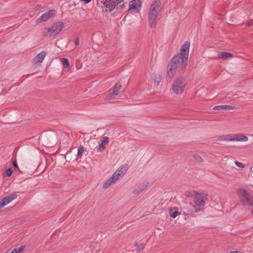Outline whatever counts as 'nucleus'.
<instances>
[{"mask_svg": "<svg viewBox=\"0 0 253 253\" xmlns=\"http://www.w3.org/2000/svg\"><path fill=\"white\" fill-rule=\"evenodd\" d=\"M123 2V0H97V5L101 7H105L106 11L111 12L119 4L120 5L117 9L123 7L124 4L121 3Z\"/></svg>", "mask_w": 253, "mask_h": 253, "instance_id": "20e7f679", "label": "nucleus"}, {"mask_svg": "<svg viewBox=\"0 0 253 253\" xmlns=\"http://www.w3.org/2000/svg\"><path fill=\"white\" fill-rule=\"evenodd\" d=\"M190 43L186 41L181 46L180 53L175 55L170 60L169 66L176 70L184 71L187 66Z\"/></svg>", "mask_w": 253, "mask_h": 253, "instance_id": "f257e3e1", "label": "nucleus"}, {"mask_svg": "<svg viewBox=\"0 0 253 253\" xmlns=\"http://www.w3.org/2000/svg\"><path fill=\"white\" fill-rule=\"evenodd\" d=\"M161 5V0H154L150 6L148 13V20L149 24L151 28L156 25Z\"/></svg>", "mask_w": 253, "mask_h": 253, "instance_id": "f03ea898", "label": "nucleus"}, {"mask_svg": "<svg viewBox=\"0 0 253 253\" xmlns=\"http://www.w3.org/2000/svg\"><path fill=\"white\" fill-rule=\"evenodd\" d=\"M39 140L43 145L48 147H51L56 143L57 136L54 131H46L41 134L39 137Z\"/></svg>", "mask_w": 253, "mask_h": 253, "instance_id": "7ed1b4c3", "label": "nucleus"}, {"mask_svg": "<svg viewBox=\"0 0 253 253\" xmlns=\"http://www.w3.org/2000/svg\"><path fill=\"white\" fill-rule=\"evenodd\" d=\"M105 149V144L100 143L99 145V147L97 148L98 152H102Z\"/></svg>", "mask_w": 253, "mask_h": 253, "instance_id": "c85d7f7f", "label": "nucleus"}, {"mask_svg": "<svg viewBox=\"0 0 253 253\" xmlns=\"http://www.w3.org/2000/svg\"><path fill=\"white\" fill-rule=\"evenodd\" d=\"M177 208H174L173 210H170L169 214L172 218H175L178 215L180 214V212L177 211Z\"/></svg>", "mask_w": 253, "mask_h": 253, "instance_id": "412c9836", "label": "nucleus"}, {"mask_svg": "<svg viewBox=\"0 0 253 253\" xmlns=\"http://www.w3.org/2000/svg\"><path fill=\"white\" fill-rule=\"evenodd\" d=\"M193 158L198 162H202L203 161V158L198 154H194L193 156Z\"/></svg>", "mask_w": 253, "mask_h": 253, "instance_id": "a878e982", "label": "nucleus"}, {"mask_svg": "<svg viewBox=\"0 0 253 253\" xmlns=\"http://www.w3.org/2000/svg\"><path fill=\"white\" fill-rule=\"evenodd\" d=\"M236 109V108L235 106L229 105H218L214 106L213 108V110L217 111H221L222 110L231 111Z\"/></svg>", "mask_w": 253, "mask_h": 253, "instance_id": "dca6fc26", "label": "nucleus"}, {"mask_svg": "<svg viewBox=\"0 0 253 253\" xmlns=\"http://www.w3.org/2000/svg\"><path fill=\"white\" fill-rule=\"evenodd\" d=\"M13 173V170L11 168L7 169L5 170V174L6 176L9 177Z\"/></svg>", "mask_w": 253, "mask_h": 253, "instance_id": "cd10ccee", "label": "nucleus"}, {"mask_svg": "<svg viewBox=\"0 0 253 253\" xmlns=\"http://www.w3.org/2000/svg\"><path fill=\"white\" fill-rule=\"evenodd\" d=\"M82 150H81L80 149H79L78 155H79L81 154V155H82Z\"/></svg>", "mask_w": 253, "mask_h": 253, "instance_id": "c9c22d12", "label": "nucleus"}, {"mask_svg": "<svg viewBox=\"0 0 253 253\" xmlns=\"http://www.w3.org/2000/svg\"><path fill=\"white\" fill-rule=\"evenodd\" d=\"M185 84L182 77L177 78L172 83L171 86L172 91L177 95L182 93L185 88Z\"/></svg>", "mask_w": 253, "mask_h": 253, "instance_id": "0eeeda50", "label": "nucleus"}, {"mask_svg": "<svg viewBox=\"0 0 253 253\" xmlns=\"http://www.w3.org/2000/svg\"><path fill=\"white\" fill-rule=\"evenodd\" d=\"M81 1H84V3L87 4L91 1V0H80Z\"/></svg>", "mask_w": 253, "mask_h": 253, "instance_id": "72a5a7b5", "label": "nucleus"}, {"mask_svg": "<svg viewBox=\"0 0 253 253\" xmlns=\"http://www.w3.org/2000/svg\"><path fill=\"white\" fill-rule=\"evenodd\" d=\"M148 183L146 184H140L138 187L133 190V193L134 194H138L143 191L148 185Z\"/></svg>", "mask_w": 253, "mask_h": 253, "instance_id": "6ab92c4d", "label": "nucleus"}, {"mask_svg": "<svg viewBox=\"0 0 253 253\" xmlns=\"http://www.w3.org/2000/svg\"><path fill=\"white\" fill-rule=\"evenodd\" d=\"M118 180V177L115 176V175H112V176L109 178L103 185V189H107L109 188L112 184L115 183V182Z\"/></svg>", "mask_w": 253, "mask_h": 253, "instance_id": "2eb2a0df", "label": "nucleus"}, {"mask_svg": "<svg viewBox=\"0 0 253 253\" xmlns=\"http://www.w3.org/2000/svg\"><path fill=\"white\" fill-rule=\"evenodd\" d=\"M12 165L14 168H15L16 169H19V167H18L17 163L16 162V160L15 159L14 160L12 161Z\"/></svg>", "mask_w": 253, "mask_h": 253, "instance_id": "7c9ffc66", "label": "nucleus"}, {"mask_svg": "<svg viewBox=\"0 0 253 253\" xmlns=\"http://www.w3.org/2000/svg\"><path fill=\"white\" fill-rule=\"evenodd\" d=\"M128 169L127 165H124L118 169L113 174L118 177V179L124 175Z\"/></svg>", "mask_w": 253, "mask_h": 253, "instance_id": "f8f14e48", "label": "nucleus"}, {"mask_svg": "<svg viewBox=\"0 0 253 253\" xmlns=\"http://www.w3.org/2000/svg\"><path fill=\"white\" fill-rule=\"evenodd\" d=\"M55 14L56 11L54 9L46 11L37 19L36 23L39 24L46 22L50 18L53 17Z\"/></svg>", "mask_w": 253, "mask_h": 253, "instance_id": "1a4fd4ad", "label": "nucleus"}, {"mask_svg": "<svg viewBox=\"0 0 253 253\" xmlns=\"http://www.w3.org/2000/svg\"><path fill=\"white\" fill-rule=\"evenodd\" d=\"M229 139H230V134L219 136L216 139V140L230 141Z\"/></svg>", "mask_w": 253, "mask_h": 253, "instance_id": "b1692460", "label": "nucleus"}, {"mask_svg": "<svg viewBox=\"0 0 253 253\" xmlns=\"http://www.w3.org/2000/svg\"><path fill=\"white\" fill-rule=\"evenodd\" d=\"M253 25V23L251 21H248L247 23V25L248 26V27H250L251 26H252Z\"/></svg>", "mask_w": 253, "mask_h": 253, "instance_id": "f704fd0d", "label": "nucleus"}, {"mask_svg": "<svg viewBox=\"0 0 253 253\" xmlns=\"http://www.w3.org/2000/svg\"><path fill=\"white\" fill-rule=\"evenodd\" d=\"M184 208V214L186 215H194V214L200 211L195 205L192 202L190 203H186Z\"/></svg>", "mask_w": 253, "mask_h": 253, "instance_id": "9d476101", "label": "nucleus"}, {"mask_svg": "<svg viewBox=\"0 0 253 253\" xmlns=\"http://www.w3.org/2000/svg\"><path fill=\"white\" fill-rule=\"evenodd\" d=\"M79 39L78 38H76L75 41V44L76 46H78L79 44Z\"/></svg>", "mask_w": 253, "mask_h": 253, "instance_id": "2f4dec72", "label": "nucleus"}, {"mask_svg": "<svg viewBox=\"0 0 253 253\" xmlns=\"http://www.w3.org/2000/svg\"><path fill=\"white\" fill-rule=\"evenodd\" d=\"M141 5V1L140 0H132L129 4V9H137Z\"/></svg>", "mask_w": 253, "mask_h": 253, "instance_id": "f3484780", "label": "nucleus"}, {"mask_svg": "<svg viewBox=\"0 0 253 253\" xmlns=\"http://www.w3.org/2000/svg\"><path fill=\"white\" fill-rule=\"evenodd\" d=\"M235 164L237 166H238V167H239L240 168H244L245 167L244 164H243V163H241L240 162L236 161V162H235Z\"/></svg>", "mask_w": 253, "mask_h": 253, "instance_id": "c756f323", "label": "nucleus"}, {"mask_svg": "<svg viewBox=\"0 0 253 253\" xmlns=\"http://www.w3.org/2000/svg\"><path fill=\"white\" fill-rule=\"evenodd\" d=\"M47 52L45 51H42L38 54L34 58V62L35 64H40L42 63L44 58L46 56Z\"/></svg>", "mask_w": 253, "mask_h": 253, "instance_id": "4468645a", "label": "nucleus"}, {"mask_svg": "<svg viewBox=\"0 0 253 253\" xmlns=\"http://www.w3.org/2000/svg\"><path fill=\"white\" fill-rule=\"evenodd\" d=\"M175 70L172 68L171 67H169V69L168 70L167 75L166 76V80L168 81H170L173 78Z\"/></svg>", "mask_w": 253, "mask_h": 253, "instance_id": "aec40b11", "label": "nucleus"}, {"mask_svg": "<svg viewBox=\"0 0 253 253\" xmlns=\"http://www.w3.org/2000/svg\"><path fill=\"white\" fill-rule=\"evenodd\" d=\"M240 201L243 205L251 207V212L253 214V196L245 189H240L238 192Z\"/></svg>", "mask_w": 253, "mask_h": 253, "instance_id": "39448f33", "label": "nucleus"}, {"mask_svg": "<svg viewBox=\"0 0 253 253\" xmlns=\"http://www.w3.org/2000/svg\"><path fill=\"white\" fill-rule=\"evenodd\" d=\"M122 86L120 83H118L116 84L114 86L113 92L110 93L108 96L107 98L108 99H113L115 98V96L118 95L120 91V90L122 89Z\"/></svg>", "mask_w": 253, "mask_h": 253, "instance_id": "ddd939ff", "label": "nucleus"}, {"mask_svg": "<svg viewBox=\"0 0 253 253\" xmlns=\"http://www.w3.org/2000/svg\"><path fill=\"white\" fill-rule=\"evenodd\" d=\"M249 138L247 136L242 134H230V141H242L246 142Z\"/></svg>", "mask_w": 253, "mask_h": 253, "instance_id": "9b49d317", "label": "nucleus"}, {"mask_svg": "<svg viewBox=\"0 0 253 253\" xmlns=\"http://www.w3.org/2000/svg\"><path fill=\"white\" fill-rule=\"evenodd\" d=\"M101 143L104 144H108L109 142V138L107 136H104L101 139Z\"/></svg>", "mask_w": 253, "mask_h": 253, "instance_id": "bb28decb", "label": "nucleus"}, {"mask_svg": "<svg viewBox=\"0 0 253 253\" xmlns=\"http://www.w3.org/2000/svg\"><path fill=\"white\" fill-rule=\"evenodd\" d=\"M217 57L219 59H226L229 58L233 57V55L230 52L221 51L219 52L217 54Z\"/></svg>", "mask_w": 253, "mask_h": 253, "instance_id": "a211bd4d", "label": "nucleus"}, {"mask_svg": "<svg viewBox=\"0 0 253 253\" xmlns=\"http://www.w3.org/2000/svg\"><path fill=\"white\" fill-rule=\"evenodd\" d=\"M64 24L62 22H57L53 23L48 27L43 35L45 37H55L62 30Z\"/></svg>", "mask_w": 253, "mask_h": 253, "instance_id": "423d86ee", "label": "nucleus"}, {"mask_svg": "<svg viewBox=\"0 0 253 253\" xmlns=\"http://www.w3.org/2000/svg\"><path fill=\"white\" fill-rule=\"evenodd\" d=\"M25 248V246H21L17 249H14L10 253H22Z\"/></svg>", "mask_w": 253, "mask_h": 253, "instance_id": "5701e85b", "label": "nucleus"}, {"mask_svg": "<svg viewBox=\"0 0 253 253\" xmlns=\"http://www.w3.org/2000/svg\"><path fill=\"white\" fill-rule=\"evenodd\" d=\"M162 80V77L160 75H157L155 76L154 82L158 85L159 84Z\"/></svg>", "mask_w": 253, "mask_h": 253, "instance_id": "393cba45", "label": "nucleus"}, {"mask_svg": "<svg viewBox=\"0 0 253 253\" xmlns=\"http://www.w3.org/2000/svg\"><path fill=\"white\" fill-rule=\"evenodd\" d=\"M62 64L64 69H66L69 67L70 64L69 61L66 58H63L61 59Z\"/></svg>", "mask_w": 253, "mask_h": 253, "instance_id": "4be33fe9", "label": "nucleus"}, {"mask_svg": "<svg viewBox=\"0 0 253 253\" xmlns=\"http://www.w3.org/2000/svg\"><path fill=\"white\" fill-rule=\"evenodd\" d=\"M136 246H137L138 248V249L140 250H143L144 249V246L142 244H140L139 246H137L136 245Z\"/></svg>", "mask_w": 253, "mask_h": 253, "instance_id": "473e14b6", "label": "nucleus"}, {"mask_svg": "<svg viewBox=\"0 0 253 253\" xmlns=\"http://www.w3.org/2000/svg\"><path fill=\"white\" fill-rule=\"evenodd\" d=\"M207 200V197L206 195L197 194L195 195L192 202L195 205L197 208H198L201 211L203 209Z\"/></svg>", "mask_w": 253, "mask_h": 253, "instance_id": "6e6552de", "label": "nucleus"}, {"mask_svg": "<svg viewBox=\"0 0 253 253\" xmlns=\"http://www.w3.org/2000/svg\"><path fill=\"white\" fill-rule=\"evenodd\" d=\"M137 253H139V251H137Z\"/></svg>", "mask_w": 253, "mask_h": 253, "instance_id": "e433bc0d", "label": "nucleus"}]
</instances>
